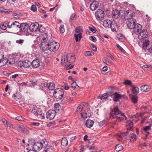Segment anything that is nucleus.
Returning <instances> with one entry per match:
<instances>
[{
	"instance_id": "obj_25",
	"label": "nucleus",
	"mask_w": 152,
	"mask_h": 152,
	"mask_svg": "<svg viewBox=\"0 0 152 152\" xmlns=\"http://www.w3.org/2000/svg\"><path fill=\"white\" fill-rule=\"evenodd\" d=\"M122 96L121 95L118 94L117 92H115L114 94V96L113 97V100L114 101L117 102L119 99H121Z\"/></svg>"
},
{
	"instance_id": "obj_32",
	"label": "nucleus",
	"mask_w": 152,
	"mask_h": 152,
	"mask_svg": "<svg viewBox=\"0 0 152 152\" xmlns=\"http://www.w3.org/2000/svg\"><path fill=\"white\" fill-rule=\"evenodd\" d=\"M108 96H109V95L108 94L105 93L102 95H99L98 96V98L102 100H104L107 99Z\"/></svg>"
},
{
	"instance_id": "obj_34",
	"label": "nucleus",
	"mask_w": 152,
	"mask_h": 152,
	"mask_svg": "<svg viewBox=\"0 0 152 152\" xmlns=\"http://www.w3.org/2000/svg\"><path fill=\"white\" fill-rule=\"evenodd\" d=\"M8 25H9V23H1L0 24V28L3 30H5L8 28Z\"/></svg>"
},
{
	"instance_id": "obj_12",
	"label": "nucleus",
	"mask_w": 152,
	"mask_h": 152,
	"mask_svg": "<svg viewBox=\"0 0 152 152\" xmlns=\"http://www.w3.org/2000/svg\"><path fill=\"white\" fill-rule=\"evenodd\" d=\"M32 112L35 115H41L42 114V112L40 108H38L36 106L34 105L32 107Z\"/></svg>"
},
{
	"instance_id": "obj_1",
	"label": "nucleus",
	"mask_w": 152,
	"mask_h": 152,
	"mask_svg": "<svg viewBox=\"0 0 152 152\" xmlns=\"http://www.w3.org/2000/svg\"><path fill=\"white\" fill-rule=\"evenodd\" d=\"M52 39L50 36L48 35L45 33L40 34L37 38V41H39V44L43 50H49L51 52L55 51L58 49L60 45L59 43L56 42H51Z\"/></svg>"
},
{
	"instance_id": "obj_52",
	"label": "nucleus",
	"mask_w": 152,
	"mask_h": 152,
	"mask_svg": "<svg viewBox=\"0 0 152 152\" xmlns=\"http://www.w3.org/2000/svg\"><path fill=\"white\" fill-rule=\"evenodd\" d=\"M152 126V124H151L149 126H147L145 127L143 129L145 132H147L148 131L150 130L151 129V127Z\"/></svg>"
},
{
	"instance_id": "obj_4",
	"label": "nucleus",
	"mask_w": 152,
	"mask_h": 152,
	"mask_svg": "<svg viewBox=\"0 0 152 152\" xmlns=\"http://www.w3.org/2000/svg\"><path fill=\"white\" fill-rule=\"evenodd\" d=\"M20 23L18 22L15 21L13 22L10 25H8V28L11 31L17 32L19 30Z\"/></svg>"
},
{
	"instance_id": "obj_40",
	"label": "nucleus",
	"mask_w": 152,
	"mask_h": 152,
	"mask_svg": "<svg viewBox=\"0 0 152 152\" xmlns=\"http://www.w3.org/2000/svg\"><path fill=\"white\" fill-rule=\"evenodd\" d=\"M69 100L68 97L67 96H65L64 97L61 101L60 103L61 104H66L67 102H68V100Z\"/></svg>"
},
{
	"instance_id": "obj_30",
	"label": "nucleus",
	"mask_w": 152,
	"mask_h": 152,
	"mask_svg": "<svg viewBox=\"0 0 152 152\" xmlns=\"http://www.w3.org/2000/svg\"><path fill=\"white\" fill-rule=\"evenodd\" d=\"M142 67L144 70L151 71L152 70V66L151 65H144L142 66Z\"/></svg>"
},
{
	"instance_id": "obj_6",
	"label": "nucleus",
	"mask_w": 152,
	"mask_h": 152,
	"mask_svg": "<svg viewBox=\"0 0 152 152\" xmlns=\"http://www.w3.org/2000/svg\"><path fill=\"white\" fill-rule=\"evenodd\" d=\"M133 11L132 10L126 11L124 14V17L125 20H127L133 19V16L134 14Z\"/></svg>"
},
{
	"instance_id": "obj_64",
	"label": "nucleus",
	"mask_w": 152,
	"mask_h": 152,
	"mask_svg": "<svg viewBox=\"0 0 152 152\" xmlns=\"http://www.w3.org/2000/svg\"><path fill=\"white\" fill-rule=\"evenodd\" d=\"M15 119L16 120L20 121L23 120V118L21 116H19L15 118Z\"/></svg>"
},
{
	"instance_id": "obj_62",
	"label": "nucleus",
	"mask_w": 152,
	"mask_h": 152,
	"mask_svg": "<svg viewBox=\"0 0 152 152\" xmlns=\"http://www.w3.org/2000/svg\"><path fill=\"white\" fill-rule=\"evenodd\" d=\"M89 39L90 40L94 42H95L96 41V38L93 36H91L89 37Z\"/></svg>"
},
{
	"instance_id": "obj_2",
	"label": "nucleus",
	"mask_w": 152,
	"mask_h": 152,
	"mask_svg": "<svg viewBox=\"0 0 152 152\" xmlns=\"http://www.w3.org/2000/svg\"><path fill=\"white\" fill-rule=\"evenodd\" d=\"M120 116H123L126 120L127 117L125 115L124 113H121L119 109L117 107H114L113 109L111 110L109 114V118L111 120H113L115 125H117L118 123L121 121L124 118Z\"/></svg>"
},
{
	"instance_id": "obj_37",
	"label": "nucleus",
	"mask_w": 152,
	"mask_h": 152,
	"mask_svg": "<svg viewBox=\"0 0 152 152\" xmlns=\"http://www.w3.org/2000/svg\"><path fill=\"white\" fill-rule=\"evenodd\" d=\"M132 93L134 94H137L139 92V89L138 87H134L132 90Z\"/></svg>"
},
{
	"instance_id": "obj_56",
	"label": "nucleus",
	"mask_w": 152,
	"mask_h": 152,
	"mask_svg": "<svg viewBox=\"0 0 152 152\" xmlns=\"http://www.w3.org/2000/svg\"><path fill=\"white\" fill-rule=\"evenodd\" d=\"M16 0H7V3L10 5L14 4Z\"/></svg>"
},
{
	"instance_id": "obj_60",
	"label": "nucleus",
	"mask_w": 152,
	"mask_h": 152,
	"mask_svg": "<svg viewBox=\"0 0 152 152\" xmlns=\"http://www.w3.org/2000/svg\"><path fill=\"white\" fill-rule=\"evenodd\" d=\"M12 15L14 18L16 19H18L20 17V16L19 14L17 13H14L12 14Z\"/></svg>"
},
{
	"instance_id": "obj_28",
	"label": "nucleus",
	"mask_w": 152,
	"mask_h": 152,
	"mask_svg": "<svg viewBox=\"0 0 152 152\" xmlns=\"http://www.w3.org/2000/svg\"><path fill=\"white\" fill-rule=\"evenodd\" d=\"M112 23L110 20H104L103 23V26L106 28L110 27V25Z\"/></svg>"
},
{
	"instance_id": "obj_20",
	"label": "nucleus",
	"mask_w": 152,
	"mask_h": 152,
	"mask_svg": "<svg viewBox=\"0 0 152 152\" xmlns=\"http://www.w3.org/2000/svg\"><path fill=\"white\" fill-rule=\"evenodd\" d=\"M120 15V12L117 10H113L112 12V18H118L119 17Z\"/></svg>"
},
{
	"instance_id": "obj_55",
	"label": "nucleus",
	"mask_w": 152,
	"mask_h": 152,
	"mask_svg": "<svg viewBox=\"0 0 152 152\" xmlns=\"http://www.w3.org/2000/svg\"><path fill=\"white\" fill-rule=\"evenodd\" d=\"M59 29L60 32L62 33H64L65 31V29L64 28V25H61L59 28Z\"/></svg>"
},
{
	"instance_id": "obj_26",
	"label": "nucleus",
	"mask_w": 152,
	"mask_h": 152,
	"mask_svg": "<svg viewBox=\"0 0 152 152\" xmlns=\"http://www.w3.org/2000/svg\"><path fill=\"white\" fill-rule=\"evenodd\" d=\"M140 89L141 91L142 92H147L149 91L150 90V88L146 85L141 86L140 87Z\"/></svg>"
},
{
	"instance_id": "obj_15",
	"label": "nucleus",
	"mask_w": 152,
	"mask_h": 152,
	"mask_svg": "<svg viewBox=\"0 0 152 152\" xmlns=\"http://www.w3.org/2000/svg\"><path fill=\"white\" fill-rule=\"evenodd\" d=\"M88 105V104L87 103L85 102L82 103L79 105L77 108V111L80 112L83 110H84Z\"/></svg>"
},
{
	"instance_id": "obj_22",
	"label": "nucleus",
	"mask_w": 152,
	"mask_h": 152,
	"mask_svg": "<svg viewBox=\"0 0 152 152\" xmlns=\"http://www.w3.org/2000/svg\"><path fill=\"white\" fill-rule=\"evenodd\" d=\"M44 152H54V149L51 146L46 145L45 147Z\"/></svg>"
},
{
	"instance_id": "obj_63",
	"label": "nucleus",
	"mask_w": 152,
	"mask_h": 152,
	"mask_svg": "<svg viewBox=\"0 0 152 152\" xmlns=\"http://www.w3.org/2000/svg\"><path fill=\"white\" fill-rule=\"evenodd\" d=\"M40 123L38 122H33L31 124V125L38 126L40 125Z\"/></svg>"
},
{
	"instance_id": "obj_57",
	"label": "nucleus",
	"mask_w": 152,
	"mask_h": 152,
	"mask_svg": "<svg viewBox=\"0 0 152 152\" xmlns=\"http://www.w3.org/2000/svg\"><path fill=\"white\" fill-rule=\"evenodd\" d=\"M70 57L71 58V59L69 61V62L70 63H72L74 62L75 60V57L74 55H70Z\"/></svg>"
},
{
	"instance_id": "obj_47",
	"label": "nucleus",
	"mask_w": 152,
	"mask_h": 152,
	"mask_svg": "<svg viewBox=\"0 0 152 152\" xmlns=\"http://www.w3.org/2000/svg\"><path fill=\"white\" fill-rule=\"evenodd\" d=\"M68 58L66 56H64V57H62L61 58V64H64L66 63V62H68Z\"/></svg>"
},
{
	"instance_id": "obj_41",
	"label": "nucleus",
	"mask_w": 152,
	"mask_h": 152,
	"mask_svg": "<svg viewBox=\"0 0 152 152\" xmlns=\"http://www.w3.org/2000/svg\"><path fill=\"white\" fill-rule=\"evenodd\" d=\"M123 148L121 145H118L115 146V150L116 151L118 152L122 150Z\"/></svg>"
},
{
	"instance_id": "obj_42",
	"label": "nucleus",
	"mask_w": 152,
	"mask_h": 152,
	"mask_svg": "<svg viewBox=\"0 0 152 152\" xmlns=\"http://www.w3.org/2000/svg\"><path fill=\"white\" fill-rule=\"evenodd\" d=\"M18 128L20 130L23 132L24 133H26L27 132V130L23 126H19Z\"/></svg>"
},
{
	"instance_id": "obj_29",
	"label": "nucleus",
	"mask_w": 152,
	"mask_h": 152,
	"mask_svg": "<svg viewBox=\"0 0 152 152\" xmlns=\"http://www.w3.org/2000/svg\"><path fill=\"white\" fill-rule=\"evenodd\" d=\"M48 86V84L47 82L45 81H43L40 85V88L42 90H44L46 88H47Z\"/></svg>"
},
{
	"instance_id": "obj_18",
	"label": "nucleus",
	"mask_w": 152,
	"mask_h": 152,
	"mask_svg": "<svg viewBox=\"0 0 152 152\" xmlns=\"http://www.w3.org/2000/svg\"><path fill=\"white\" fill-rule=\"evenodd\" d=\"M38 24L37 23H32L29 26V29L31 32H35L38 28Z\"/></svg>"
},
{
	"instance_id": "obj_21",
	"label": "nucleus",
	"mask_w": 152,
	"mask_h": 152,
	"mask_svg": "<svg viewBox=\"0 0 152 152\" xmlns=\"http://www.w3.org/2000/svg\"><path fill=\"white\" fill-rule=\"evenodd\" d=\"M110 27L111 29L114 31H116L118 29V26L115 20L112 21V23L110 25Z\"/></svg>"
},
{
	"instance_id": "obj_53",
	"label": "nucleus",
	"mask_w": 152,
	"mask_h": 152,
	"mask_svg": "<svg viewBox=\"0 0 152 152\" xmlns=\"http://www.w3.org/2000/svg\"><path fill=\"white\" fill-rule=\"evenodd\" d=\"M128 134L129 132H128L122 133L119 135V137L122 138L126 136Z\"/></svg>"
},
{
	"instance_id": "obj_39",
	"label": "nucleus",
	"mask_w": 152,
	"mask_h": 152,
	"mask_svg": "<svg viewBox=\"0 0 152 152\" xmlns=\"http://www.w3.org/2000/svg\"><path fill=\"white\" fill-rule=\"evenodd\" d=\"M149 41L148 40H145L143 43L142 45V49L145 50L147 48V47L149 45Z\"/></svg>"
},
{
	"instance_id": "obj_19",
	"label": "nucleus",
	"mask_w": 152,
	"mask_h": 152,
	"mask_svg": "<svg viewBox=\"0 0 152 152\" xmlns=\"http://www.w3.org/2000/svg\"><path fill=\"white\" fill-rule=\"evenodd\" d=\"M31 64L33 68H37L39 66V60L38 59H36L31 62Z\"/></svg>"
},
{
	"instance_id": "obj_5",
	"label": "nucleus",
	"mask_w": 152,
	"mask_h": 152,
	"mask_svg": "<svg viewBox=\"0 0 152 152\" xmlns=\"http://www.w3.org/2000/svg\"><path fill=\"white\" fill-rule=\"evenodd\" d=\"M64 92L59 88L55 89L53 93L54 96L56 99H61L63 97Z\"/></svg>"
},
{
	"instance_id": "obj_16",
	"label": "nucleus",
	"mask_w": 152,
	"mask_h": 152,
	"mask_svg": "<svg viewBox=\"0 0 152 152\" xmlns=\"http://www.w3.org/2000/svg\"><path fill=\"white\" fill-rule=\"evenodd\" d=\"M142 28V26L140 24H136L132 29H133L134 33L136 34H138L140 33V31H141Z\"/></svg>"
},
{
	"instance_id": "obj_49",
	"label": "nucleus",
	"mask_w": 152,
	"mask_h": 152,
	"mask_svg": "<svg viewBox=\"0 0 152 152\" xmlns=\"http://www.w3.org/2000/svg\"><path fill=\"white\" fill-rule=\"evenodd\" d=\"M72 87L77 89H79L80 87L77 85L75 82H73L71 84Z\"/></svg>"
},
{
	"instance_id": "obj_8",
	"label": "nucleus",
	"mask_w": 152,
	"mask_h": 152,
	"mask_svg": "<svg viewBox=\"0 0 152 152\" xmlns=\"http://www.w3.org/2000/svg\"><path fill=\"white\" fill-rule=\"evenodd\" d=\"M29 28V25L26 23H20L19 30L20 32L26 33L27 32Z\"/></svg>"
},
{
	"instance_id": "obj_61",
	"label": "nucleus",
	"mask_w": 152,
	"mask_h": 152,
	"mask_svg": "<svg viewBox=\"0 0 152 152\" xmlns=\"http://www.w3.org/2000/svg\"><path fill=\"white\" fill-rule=\"evenodd\" d=\"M31 9L33 12H35L37 10L36 6L35 5H33L31 7Z\"/></svg>"
},
{
	"instance_id": "obj_38",
	"label": "nucleus",
	"mask_w": 152,
	"mask_h": 152,
	"mask_svg": "<svg viewBox=\"0 0 152 152\" xmlns=\"http://www.w3.org/2000/svg\"><path fill=\"white\" fill-rule=\"evenodd\" d=\"M54 106L56 110L57 111L61 112L62 109H61L60 105L59 103H56L55 104Z\"/></svg>"
},
{
	"instance_id": "obj_44",
	"label": "nucleus",
	"mask_w": 152,
	"mask_h": 152,
	"mask_svg": "<svg viewBox=\"0 0 152 152\" xmlns=\"http://www.w3.org/2000/svg\"><path fill=\"white\" fill-rule=\"evenodd\" d=\"M131 100L133 103L135 104L137 103V97L135 95L132 96V97Z\"/></svg>"
},
{
	"instance_id": "obj_48",
	"label": "nucleus",
	"mask_w": 152,
	"mask_h": 152,
	"mask_svg": "<svg viewBox=\"0 0 152 152\" xmlns=\"http://www.w3.org/2000/svg\"><path fill=\"white\" fill-rule=\"evenodd\" d=\"M12 97L16 101H18L19 99L21 98L20 96L17 95V94L16 93L13 95Z\"/></svg>"
},
{
	"instance_id": "obj_35",
	"label": "nucleus",
	"mask_w": 152,
	"mask_h": 152,
	"mask_svg": "<svg viewBox=\"0 0 152 152\" xmlns=\"http://www.w3.org/2000/svg\"><path fill=\"white\" fill-rule=\"evenodd\" d=\"M55 88V84L51 82L48 84L47 88L49 90H53Z\"/></svg>"
},
{
	"instance_id": "obj_24",
	"label": "nucleus",
	"mask_w": 152,
	"mask_h": 152,
	"mask_svg": "<svg viewBox=\"0 0 152 152\" xmlns=\"http://www.w3.org/2000/svg\"><path fill=\"white\" fill-rule=\"evenodd\" d=\"M31 64V62L28 60H26L22 62V65L24 67L27 68L30 67Z\"/></svg>"
},
{
	"instance_id": "obj_45",
	"label": "nucleus",
	"mask_w": 152,
	"mask_h": 152,
	"mask_svg": "<svg viewBox=\"0 0 152 152\" xmlns=\"http://www.w3.org/2000/svg\"><path fill=\"white\" fill-rule=\"evenodd\" d=\"M136 135L132 133V134L131 137H130V141L132 142H133L134 141V140H136Z\"/></svg>"
},
{
	"instance_id": "obj_54",
	"label": "nucleus",
	"mask_w": 152,
	"mask_h": 152,
	"mask_svg": "<svg viewBox=\"0 0 152 152\" xmlns=\"http://www.w3.org/2000/svg\"><path fill=\"white\" fill-rule=\"evenodd\" d=\"M24 41L23 39H20L16 40V42L17 43L20 45H22L23 44Z\"/></svg>"
},
{
	"instance_id": "obj_33",
	"label": "nucleus",
	"mask_w": 152,
	"mask_h": 152,
	"mask_svg": "<svg viewBox=\"0 0 152 152\" xmlns=\"http://www.w3.org/2000/svg\"><path fill=\"white\" fill-rule=\"evenodd\" d=\"M61 143L63 146H66L68 143L67 139L65 137L62 138L61 140Z\"/></svg>"
},
{
	"instance_id": "obj_58",
	"label": "nucleus",
	"mask_w": 152,
	"mask_h": 152,
	"mask_svg": "<svg viewBox=\"0 0 152 152\" xmlns=\"http://www.w3.org/2000/svg\"><path fill=\"white\" fill-rule=\"evenodd\" d=\"M89 29L93 33H95L96 30V28L93 26H92V27H89Z\"/></svg>"
},
{
	"instance_id": "obj_27",
	"label": "nucleus",
	"mask_w": 152,
	"mask_h": 152,
	"mask_svg": "<svg viewBox=\"0 0 152 152\" xmlns=\"http://www.w3.org/2000/svg\"><path fill=\"white\" fill-rule=\"evenodd\" d=\"M94 121L91 120H88L85 124L86 125L88 128H90L93 125Z\"/></svg>"
},
{
	"instance_id": "obj_11",
	"label": "nucleus",
	"mask_w": 152,
	"mask_h": 152,
	"mask_svg": "<svg viewBox=\"0 0 152 152\" xmlns=\"http://www.w3.org/2000/svg\"><path fill=\"white\" fill-rule=\"evenodd\" d=\"M56 111L53 110H50L46 113V118L49 119H53L56 115Z\"/></svg>"
},
{
	"instance_id": "obj_51",
	"label": "nucleus",
	"mask_w": 152,
	"mask_h": 152,
	"mask_svg": "<svg viewBox=\"0 0 152 152\" xmlns=\"http://www.w3.org/2000/svg\"><path fill=\"white\" fill-rule=\"evenodd\" d=\"M124 83L125 85H127L129 86H133L132 85V82L131 81L129 80H125Z\"/></svg>"
},
{
	"instance_id": "obj_23",
	"label": "nucleus",
	"mask_w": 152,
	"mask_h": 152,
	"mask_svg": "<svg viewBox=\"0 0 152 152\" xmlns=\"http://www.w3.org/2000/svg\"><path fill=\"white\" fill-rule=\"evenodd\" d=\"M133 126V123L131 121H129L126 122V126L127 128V130H132Z\"/></svg>"
},
{
	"instance_id": "obj_10",
	"label": "nucleus",
	"mask_w": 152,
	"mask_h": 152,
	"mask_svg": "<svg viewBox=\"0 0 152 152\" xmlns=\"http://www.w3.org/2000/svg\"><path fill=\"white\" fill-rule=\"evenodd\" d=\"M148 36V34L146 30H143L139 33V37L142 40H144Z\"/></svg>"
},
{
	"instance_id": "obj_3",
	"label": "nucleus",
	"mask_w": 152,
	"mask_h": 152,
	"mask_svg": "<svg viewBox=\"0 0 152 152\" xmlns=\"http://www.w3.org/2000/svg\"><path fill=\"white\" fill-rule=\"evenodd\" d=\"M48 144V142L47 141L43 142V143L37 142L34 143L33 145V148L34 150V151H40L42 148H45Z\"/></svg>"
},
{
	"instance_id": "obj_7",
	"label": "nucleus",
	"mask_w": 152,
	"mask_h": 152,
	"mask_svg": "<svg viewBox=\"0 0 152 152\" xmlns=\"http://www.w3.org/2000/svg\"><path fill=\"white\" fill-rule=\"evenodd\" d=\"M8 62V59L4 57L3 53L0 52V67L4 66Z\"/></svg>"
},
{
	"instance_id": "obj_50",
	"label": "nucleus",
	"mask_w": 152,
	"mask_h": 152,
	"mask_svg": "<svg viewBox=\"0 0 152 152\" xmlns=\"http://www.w3.org/2000/svg\"><path fill=\"white\" fill-rule=\"evenodd\" d=\"M37 81L36 80H33L32 81H29V86L31 87L34 86V85H35L37 84Z\"/></svg>"
},
{
	"instance_id": "obj_59",
	"label": "nucleus",
	"mask_w": 152,
	"mask_h": 152,
	"mask_svg": "<svg viewBox=\"0 0 152 152\" xmlns=\"http://www.w3.org/2000/svg\"><path fill=\"white\" fill-rule=\"evenodd\" d=\"M93 53L91 51H87L85 53V55L86 56H91L93 55Z\"/></svg>"
},
{
	"instance_id": "obj_14",
	"label": "nucleus",
	"mask_w": 152,
	"mask_h": 152,
	"mask_svg": "<svg viewBox=\"0 0 152 152\" xmlns=\"http://www.w3.org/2000/svg\"><path fill=\"white\" fill-rule=\"evenodd\" d=\"M91 111L88 108H85L84 110V114L81 113H80L81 116L83 118L85 119L87 117H89L91 115Z\"/></svg>"
},
{
	"instance_id": "obj_43",
	"label": "nucleus",
	"mask_w": 152,
	"mask_h": 152,
	"mask_svg": "<svg viewBox=\"0 0 152 152\" xmlns=\"http://www.w3.org/2000/svg\"><path fill=\"white\" fill-rule=\"evenodd\" d=\"M117 37L118 39L121 42H123L124 40V37L122 34H118L117 35Z\"/></svg>"
},
{
	"instance_id": "obj_31",
	"label": "nucleus",
	"mask_w": 152,
	"mask_h": 152,
	"mask_svg": "<svg viewBox=\"0 0 152 152\" xmlns=\"http://www.w3.org/2000/svg\"><path fill=\"white\" fill-rule=\"evenodd\" d=\"M74 37H75L76 41L79 42L82 38V34H74Z\"/></svg>"
},
{
	"instance_id": "obj_17",
	"label": "nucleus",
	"mask_w": 152,
	"mask_h": 152,
	"mask_svg": "<svg viewBox=\"0 0 152 152\" xmlns=\"http://www.w3.org/2000/svg\"><path fill=\"white\" fill-rule=\"evenodd\" d=\"M99 6V2L96 1H94L90 4V8L92 11L95 10Z\"/></svg>"
},
{
	"instance_id": "obj_46",
	"label": "nucleus",
	"mask_w": 152,
	"mask_h": 152,
	"mask_svg": "<svg viewBox=\"0 0 152 152\" xmlns=\"http://www.w3.org/2000/svg\"><path fill=\"white\" fill-rule=\"evenodd\" d=\"M9 61V64H10L13 65L15 63V61H17V58H10Z\"/></svg>"
},
{
	"instance_id": "obj_9",
	"label": "nucleus",
	"mask_w": 152,
	"mask_h": 152,
	"mask_svg": "<svg viewBox=\"0 0 152 152\" xmlns=\"http://www.w3.org/2000/svg\"><path fill=\"white\" fill-rule=\"evenodd\" d=\"M95 16L98 20H102L104 16V11L101 9H98L95 12Z\"/></svg>"
},
{
	"instance_id": "obj_13",
	"label": "nucleus",
	"mask_w": 152,
	"mask_h": 152,
	"mask_svg": "<svg viewBox=\"0 0 152 152\" xmlns=\"http://www.w3.org/2000/svg\"><path fill=\"white\" fill-rule=\"evenodd\" d=\"M126 23L128 28L131 29L134 28V26L136 24V20L134 18L127 20Z\"/></svg>"
},
{
	"instance_id": "obj_36",
	"label": "nucleus",
	"mask_w": 152,
	"mask_h": 152,
	"mask_svg": "<svg viewBox=\"0 0 152 152\" xmlns=\"http://www.w3.org/2000/svg\"><path fill=\"white\" fill-rule=\"evenodd\" d=\"M75 32L76 33L75 34H82L83 30L80 26H78L75 28Z\"/></svg>"
}]
</instances>
